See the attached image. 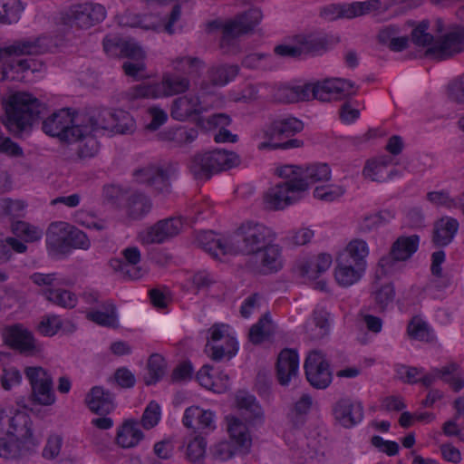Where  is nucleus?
Returning a JSON list of instances; mask_svg holds the SVG:
<instances>
[{
    "label": "nucleus",
    "instance_id": "6ab92c4d",
    "mask_svg": "<svg viewBox=\"0 0 464 464\" xmlns=\"http://www.w3.org/2000/svg\"><path fill=\"white\" fill-rule=\"evenodd\" d=\"M107 16L105 7L94 2H84L72 5L68 12V19L72 27L89 30L101 23Z\"/></svg>",
    "mask_w": 464,
    "mask_h": 464
},
{
    "label": "nucleus",
    "instance_id": "473e14b6",
    "mask_svg": "<svg viewBox=\"0 0 464 464\" xmlns=\"http://www.w3.org/2000/svg\"><path fill=\"white\" fill-rule=\"evenodd\" d=\"M198 383L215 393L226 392L230 387V379L227 373L209 365H204L197 373Z\"/></svg>",
    "mask_w": 464,
    "mask_h": 464
},
{
    "label": "nucleus",
    "instance_id": "39448f33",
    "mask_svg": "<svg viewBox=\"0 0 464 464\" xmlns=\"http://www.w3.org/2000/svg\"><path fill=\"white\" fill-rule=\"evenodd\" d=\"M38 445L31 417L20 411L12 413L5 437H0V459H23L34 453Z\"/></svg>",
    "mask_w": 464,
    "mask_h": 464
},
{
    "label": "nucleus",
    "instance_id": "a19ab883",
    "mask_svg": "<svg viewBox=\"0 0 464 464\" xmlns=\"http://www.w3.org/2000/svg\"><path fill=\"white\" fill-rule=\"evenodd\" d=\"M283 140L274 121L264 125L255 134V141L260 150H279Z\"/></svg>",
    "mask_w": 464,
    "mask_h": 464
},
{
    "label": "nucleus",
    "instance_id": "c85d7f7f",
    "mask_svg": "<svg viewBox=\"0 0 464 464\" xmlns=\"http://www.w3.org/2000/svg\"><path fill=\"white\" fill-rule=\"evenodd\" d=\"M299 355L295 350L284 349L277 357L276 378L283 386H287L299 373Z\"/></svg>",
    "mask_w": 464,
    "mask_h": 464
},
{
    "label": "nucleus",
    "instance_id": "72a5a7b5",
    "mask_svg": "<svg viewBox=\"0 0 464 464\" xmlns=\"http://www.w3.org/2000/svg\"><path fill=\"white\" fill-rule=\"evenodd\" d=\"M184 227L180 218L161 220L150 227L143 235V240L148 243H161L178 235Z\"/></svg>",
    "mask_w": 464,
    "mask_h": 464
},
{
    "label": "nucleus",
    "instance_id": "412c9836",
    "mask_svg": "<svg viewBox=\"0 0 464 464\" xmlns=\"http://www.w3.org/2000/svg\"><path fill=\"white\" fill-rule=\"evenodd\" d=\"M182 424L194 433L208 435L218 428V416L210 409L192 405L184 411Z\"/></svg>",
    "mask_w": 464,
    "mask_h": 464
},
{
    "label": "nucleus",
    "instance_id": "864d4df0",
    "mask_svg": "<svg viewBox=\"0 0 464 464\" xmlns=\"http://www.w3.org/2000/svg\"><path fill=\"white\" fill-rule=\"evenodd\" d=\"M20 0H0V23L13 24L20 20L24 12Z\"/></svg>",
    "mask_w": 464,
    "mask_h": 464
},
{
    "label": "nucleus",
    "instance_id": "bf43d9fd",
    "mask_svg": "<svg viewBox=\"0 0 464 464\" xmlns=\"http://www.w3.org/2000/svg\"><path fill=\"white\" fill-rule=\"evenodd\" d=\"M343 5L344 18H354L377 10L380 7L381 3L378 0H368L363 2H353Z\"/></svg>",
    "mask_w": 464,
    "mask_h": 464
},
{
    "label": "nucleus",
    "instance_id": "393cba45",
    "mask_svg": "<svg viewBox=\"0 0 464 464\" xmlns=\"http://www.w3.org/2000/svg\"><path fill=\"white\" fill-rule=\"evenodd\" d=\"M356 92L354 84L344 79H327L314 82V97L322 102L342 99Z\"/></svg>",
    "mask_w": 464,
    "mask_h": 464
},
{
    "label": "nucleus",
    "instance_id": "9d476101",
    "mask_svg": "<svg viewBox=\"0 0 464 464\" xmlns=\"http://www.w3.org/2000/svg\"><path fill=\"white\" fill-rule=\"evenodd\" d=\"M285 180L271 187L264 195L266 207L272 210H283L295 205L308 195V184L296 179Z\"/></svg>",
    "mask_w": 464,
    "mask_h": 464
},
{
    "label": "nucleus",
    "instance_id": "f8f14e48",
    "mask_svg": "<svg viewBox=\"0 0 464 464\" xmlns=\"http://www.w3.org/2000/svg\"><path fill=\"white\" fill-rule=\"evenodd\" d=\"M188 87V82L186 78L176 73L166 72L163 74L161 82L137 85L130 89L126 95L130 101L140 98L159 99L182 92Z\"/></svg>",
    "mask_w": 464,
    "mask_h": 464
},
{
    "label": "nucleus",
    "instance_id": "a211bd4d",
    "mask_svg": "<svg viewBox=\"0 0 464 464\" xmlns=\"http://www.w3.org/2000/svg\"><path fill=\"white\" fill-rule=\"evenodd\" d=\"M31 278L34 284L45 286L43 290V295L51 303L63 308H72L76 305L77 297L73 293L68 290L53 288L64 285L63 279L58 277L55 274L35 273Z\"/></svg>",
    "mask_w": 464,
    "mask_h": 464
},
{
    "label": "nucleus",
    "instance_id": "58836bf2",
    "mask_svg": "<svg viewBox=\"0 0 464 464\" xmlns=\"http://www.w3.org/2000/svg\"><path fill=\"white\" fill-rule=\"evenodd\" d=\"M261 19L262 14L258 9H250L246 14L224 24V36L229 38L246 33L256 26Z\"/></svg>",
    "mask_w": 464,
    "mask_h": 464
},
{
    "label": "nucleus",
    "instance_id": "de8ad7c7",
    "mask_svg": "<svg viewBox=\"0 0 464 464\" xmlns=\"http://www.w3.org/2000/svg\"><path fill=\"white\" fill-rule=\"evenodd\" d=\"M135 178L139 182H148L162 193L169 191V182L165 174L154 167H148L138 170Z\"/></svg>",
    "mask_w": 464,
    "mask_h": 464
},
{
    "label": "nucleus",
    "instance_id": "423d86ee",
    "mask_svg": "<svg viewBox=\"0 0 464 464\" xmlns=\"http://www.w3.org/2000/svg\"><path fill=\"white\" fill-rule=\"evenodd\" d=\"M4 123L14 133L26 130L39 119L41 102L27 92H15L4 102Z\"/></svg>",
    "mask_w": 464,
    "mask_h": 464
},
{
    "label": "nucleus",
    "instance_id": "2f4dec72",
    "mask_svg": "<svg viewBox=\"0 0 464 464\" xmlns=\"http://www.w3.org/2000/svg\"><path fill=\"white\" fill-rule=\"evenodd\" d=\"M366 268L354 265L335 256L334 278L342 287H349L359 283L366 273Z\"/></svg>",
    "mask_w": 464,
    "mask_h": 464
},
{
    "label": "nucleus",
    "instance_id": "f03ea898",
    "mask_svg": "<svg viewBox=\"0 0 464 464\" xmlns=\"http://www.w3.org/2000/svg\"><path fill=\"white\" fill-rule=\"evenodd\" d=\"M275 231L266 225L256 221L243 222L232 235L222 236L212 231L202 232L197 237L198 245L217 259L227 255H250L273 242Z\"/></svg>",
    "mask_w": 464,
    "mask_h": 464
},
{
    "label": "nucleus",
    "instance_id": "c756f323",
    "mask_svg": "<svg viewBox=\"0 0 464 464\" xmlns=\"http://www.w3.org/2000/svg\"><path fill=\"white\" fill-rule=\"evenodd\" d=\"M410 34V24L402 25H389L382 28L378 34L379 42L387 46L393 52H401L407 49L411 41L408 37Z\"/></svg>",
    "mask_w": 464,
    "mask_h": 464
},
{
    "label": "nucleus",
    "instance_id": "2eb2a0df",
    "mask_svg": "<svg viewBox=\"0 0 464 464\" xmlns=\"http://www.w3.org/2000/svg\"><path fill=\"white\" fill-rule=\"evenodd\" d=\"M276 175L281 179H296L311 186L328 182L332 179V169L324 162H314L304 166L284 165L276 169Z\"/></svg>",
    "mask_w": 464,
    "mask_h": 464
},
{
    "label": "nucleus",
    "instance_id": "a18cd8bd",
    "mask_svg": "<svg viewBox=\"0 0 464 464\" xmlns=\"http://www.w3.org/2000/svg\"><path fill=\"white\" fill-rule=\"evenodd\" d=\"M459 226L456 218H441L434 225L433 242L440 246L450 244L457 234Z\"/></svg>",
    "mask_w": 464,
    "mask_h": 464
},
{
    "label": "nucleus",
    "instance_id": "b1692460",
    "mask_svg": "<svg viewBox=\"0 0 464 464\" xmlns=\"http://www.w3.org/2000/svg\"><path fill=\"white\" fill-rule=\"evenodd\" d=\"M323 41L318 34L297 35L291 41L285 42L275 48L276 54L280 56L295 57L304 53H313L320 51Z\"/></svg>",
    "mask_w": 464,
    "mask_h": 464
},
{
    "label": "nucleus",
    "instance_id": "052dcab7",
    "mask_svg": "<svg viewBox=\"0 0 464 464\" xmlns=\"http://www.w3.org/2000/svg\"><path fill=\"white\" fill-rule=\"evenodd\" d=\"M273 333V324L268 316L265 315L249 330V340L253 343H260L267 339Z\"/></svg>",
    "mask_w": 464,
    "mask_h": 464
},
{
    "label": "nucleus",
    "instance_id": "ea45409f",
    "mask_svg": "<svg viewBox=\"0 0 464 464\" xmlns=\"http://www.w3.org/2000/svg\"><path fill=\"white\" fill-rule=\"evenodd\" d=\"M208 107L206 99L199 101L198 97L186 95L175 101L171 115L173 118L183 121L193 114H199Z\"/></svg>",
    "mask_w": 464,
    "mask_h": 464
},
{
    "label": "nucleus",
    "instance_id": "69168bd1",
    "mask_svg": "<svg viewBox=\"0 0 464 464\" xmlns=\"http://www.w3.org/2000/svg\"><path fill=\"white\" fill-rule=\"evenodd\" d=\"M162 412L160 404L150 401L145 408L140 423L143 429L150 430L156 427L161 420Z\"/></svg>",
    "mask_w": 464,
    "mask_h": 464
},
{
    "label": "nucleus",
    "instance_id": "0e129e2a",
    "mask_svg": "<svg viewBox=\"0 0 464 464\" xmlns=\"http://www.w3.org/2000/svg\"><path fill=\"white\" fill-rule=\"evenodd\" d=\"M328 326V316L324 313L309 320L305 325V331L310 338L317 339L326 334Z\"/></svg>",
    "mask_w": 464,
    "mask_h": 464
},
{
    "label": "nucleus",
    "instance_id": "0eeeda50",
    "mask_svg": "<svg viewBox=\"0 0 464 464\" xmlns=\"http://www.w3.org/2000/svg\"><path fill=\"white\" fill-rule=\"evenodd\" d=\"M103 50L111 57L126 59L122 69L127 76L135 80L149 76L146 71V53L138 43L109 34L103 40Z\"/></svg>",
    "mask_w": 464,
    "mask_h": 464
},
{
    "label": "nucleus",
    "instance_id": "e2e57ef3",
    "mask_svg": "<svg viewBox=\"0 0 464 464\" xmlns=\"http://www.w3.org/2000/svg\"><path fill=\"white\" fill-rule=\"evenodd\" d=\"M209 283L210 277L208 273L198 272L195 274H188L181 283V286L188 293L197 294Z\"/></svg>",
    "mask_w": 464,
    "mask_h": 464
},
{
    "label": "nucleus",
    "instance_id": "49530a36",
    "mask_svg": "<svg viewBox=\"0 0 464 464\" xmlns=\"http://www.w3.org/2000/svg\"><path fill=\"white\" fill-rule=\"evenodd\" d=\"M85 402L88 408L95 413H109L113 410L110 393L102 387H93L86 395Z\"/></svg>",
    "mask_w": 464,
    "mask_h": 464
},
{
    "label": "nucleus",
    "instance_id": "4be33fe9",
    "mask_svg": "<svg viewBox=\"0 0 464 464\" xmlns=\"http://www.w3.org/2000/svg\"><path fill=\"white\" fill-rule=\"evenodd\" d=\"M180 11L175 7L169 20L160 14L144 15L142 18L133 13H125L120 16L119 22L122 26L140 27L146 30H159L164 28L169 34H172L173 24L179 18Z\"/></svg>",
    "mask_w": 464,
    "mask_h": 464
},
{
    "label": "nucleus",
    "instance_id": "6e6552de",
    "mask_svg": "<svg viewBox=\"0 0 464 464\" xmlns=\"http://www.w3.org/2000/svg\"><path fill=\"white\" fill-rule=\"evenodd\" d=\"M333 265V256L326 252L300 255L293 265L294 276L300 282L324 290L327 282L324 275Z\"/></svg>",
    "mask_w": 464,
    "mask_h": 464
},
{
    "label": "nucleus",
    "instance_id": "f3484780",
    "mask_svg": "<svg viewBox=\"0 0 464 464\" xmlns=\"http://www.w3.org/2000/svg\"><path fill=\"white\" fill-rule=\"evenodd\" d=\"M419 246L418 235L399 237L392 244L390 255L379 260V267L384 274L393 273L397 268V262L409 260L417 252Z\"/></svg>",
    "mask_w": 464,
    "mask_h": 464
},
{
    "label": "nucleus",
    "instance_id": "cd10ccee",
    "mask_svg": "<svg viewBox=\"0 0 464 464\" xmlns=\"http://www.w3.org/2000/svg\"><path fill=\"white\" fill-rule=\"evenodd\" d=\"M370 253V246L364 238L353 237L345 241L335 256L367 269Z\"/></svg>",
    "mask_w": 464,
    "mask_h": 464
},
{
    "label": "nucleus",
    "instance_id": "a878e982",
    "mask_svg": "<svg viewBox=\"0 0 464 464\" xmlns=\"http://www.w3.org/2000/svg\"><path fill=\"white\" fill-rule=\"evenodd\" d=\"M249 256L255 260L256 269L260 273L270 274L283 267L282 247L273 242H269Z\"/></svg>",
    "mask_w": 464,
    "mask_h": 464
},
{
    "label": "nucleus",
    "instance_id": "1a4fd4ad",
    "mask_svg": "<svg viewBox=\"0 0 464 464\" xmlns=\"http://www.w3.org/2000/svg\"><path fill=\"white\" fill-rule=\"evenodd\" d=\"M88 119L87 115L76 113L70 109H61L43 121L42 130L46 135L57 138L61 141L73 142L75 139L83 135L82 132H77ZM82 131L86 135L88 130Z\"/></svg>",
    "mask_w": 464,
    "mask_h": 464
},
{
    "label": "nucleus",
    "instance_id": "bb28decb",
    "mask_svg": "<svg viewBox=\"0 0 464 464\" xmlns=\"http://www.w3.org/2000/svg\"><path fill=\"white\" fill-rule=\"evenodd\" d=\"M11 229L16 237L23 240L22 242L14 237H8L6 239L8 246L17 253H24L27 250L25 243L38 242L44 236L43 227L25 221H15L12 223Z\"/></svg>",
    "mask_w": 464,
    "mask_h": 464
},
{
    "label": "nucleus",
    "instance_id": "e433bc0d",
    "mask_svg": "<svg viewBox=\"0 0 464 464\" xmlns=\"http://www.w3.org/2000/svg\"><path fill=\"white\" fill-rule=\"evenodd\" d=\"M312 404V398L307 394L302 395L293 404L288 413V421L290 427L284 435L285 440L287 443L291 444L294 442L292 440L293 430L299 429L304 425L306 420V416L311 411Z\"/></svg>",
    "mask_w": 464,
    "mask_h": 464
},
{
    "label": "nucleus",
    "instance_id": "5701e85b",
    "mask_svg": "<svg viewBox=\"0 0 464 464\" xmlns=\"http://www.w3.org/2000/svg\"><path fill=\"white\" fill-rule=\"evenodd\" d=\"M307 381L317 389H324L332 382V372L324 355L318 351L308 353L304 362Z\"/></svg>",
    "mask_w": 464,
    "mask_h": 464
},
{
    "label": "nucleus",
    "instance_id": "7ed1b4c3",
    "mask_svg": "<svg viewBox=\"0 0 464 464\" xmlns=\"http://www.w3.org/2000/svg\"><path fill=\"white\" fill-rule=\"evenodd\" d=\"M49 50L51 45L46 37L23 40L0 47V82H34L39 80L45 72L44 64L36 59L22 56L38 54Z\"/></svg>",
    "mask_w": 464,
    "mask_h": 464
},
{
    "label": "nucleus",
    "instance_id": "6e6d98bb",
    "mask_svg": "<svg viewBox=\"0 0 464 464\" xmlns=\"http://www.w3.org/2000/svg\"><path fill=\"white\" fill-rule=\"evenodd\" d=\"M151 208L150 200L143 194H132L126 206L127 212L131 218H140Z\"/></svg>",
    "mask_w": 464,
    "mask_h": 464
},
{
    "label": "nucleus",
    "instance_id": "13d9d810",
    "mask_svg": "<svg viewBox=\"0 0 464 464\" xmlns=\"http://www.w3.org/2000/svg\"><path fill=\"white\" fill-rule=\"evenodd\" d=\"M439 376L449 383L455 392L460 391L464 387V380L459 372V364L450 362L439 372Z\"/></svg>",
    "mask_w": 464,
    "mask_h": 464
},
{
    "label": "nucleus",
    "instance_id": "37998d69",
    "mask_svg": "<svg viewBox=\"0 0 464 464\" xmlns=\"http://www.w3.org/2000/svg\"><path fill=\"white\" fill-rule=\"evenodd\" d=\"M392 160L383 156L370 160L366 162L362 174L366 179L372 181H386L393 178V172L388 169Z\"/></svg>",
    "mask_w": 464,
    "mask_h": 464
},
{
    "label": "nucleus",
    "instance_id": "ddd939ff",
    "mask_svg": "<svg viewBox=\"0 0 464 464\" xmlns=\"http://www.w3.org/2000/svg\"><path fill=\"white\" fill-rule=\"evenodd\" d=\"M239 343L235 331L227 324H216L208 330L206 353L215 360H229L237 355Z\"/></svg>",
    "mask_w": 464,
    "mask_h": 464
},
{
    "label": "nucleus",
    "instance_id": "8fccbe9b",
    "mask_svg": "<svg viewBox=\"0 0 464 464\" xmlns=\"http://www.w3.org/2000/svg\"><path fill=\"white\" fill-rule=\"evenodd\" d=\"M166 369L165 359L160 354H152L148 360L147 368L143 374L145 383L152 385L158 382L165 375Z\"/></svg>",
    "mask_w": 464,
    "mask_h": 464
},
{
    "label": "nucleus",
    "instance_id": "7c9ffc66",
    "mask_svg": "<svg viewBox=\"0 0 464 464\" xmlns=\"http://www.w3.org/2000/svg\"><path fill=\"white\" fill-rule=\"evenodd\" d=\"M446 261V254L438 250L431 255L430 270L432 280L429 285V291L436 297H440L451 285L450 276L443 272L442 266Z\"/></svg>",
    "mask_w": 464,
    "mask_h": 464
},
{
    "label": "nucleus",
    "instance_id": "4468645a",
    "mask_svg": "<svg viewBox=\"0 0 464 464\" xmlns=\"http://www.w3.org/2000/svg\"><path fill=\"white\" fill-rule=\"evenodd\" d=\"M24 375L31 388L30 401L34 405L51 407L57 398L50 372L41 366L24 368Z\"/></svg>",
    "mask_w": 464,
    "mask_h": 464
},
{
    "label": "nucleus",
    "instance_id": "aec40b11",
    "mask_svg": "<svg viewBox=\"0 0 464 464\" xmlns=\"http://www.w3.org/2000/svg\"><path fill=\"white\" fill-rule=\"evenodd\" d=\"M2 338L7 346L25 355H35L43 351L33 333L19 324L5 327Z\"/></svg>",
    "mask_w": 464,
    "mask_h": 464
},
{
    "label": "nucleus",
    "instance_id": "680f3d73",
    "mask_svg": "<svg viewBox=\"0 0 464 464\" xmlns=\"http://www.w3.org/2000/svg\"><path fill=\"white\" fill-rule=\"evenodd\" d=\"M428 200L437 207H442L447 209H454L460 206V201L462 198H459L457 196H451L446 190H437L430 192L427 195Z\"/></svg>",
    "mask_w": 464,
    "mask_h": 464
},
{
    "label": "nucleus",
    "instance_id": "79ce46f5",
    "mask_svg": "<svg viewBox=\"0 0 464 464\" xmlns=\"http://www.w3.org/2000/svg\"><path fill=\"white\" fill-rule=\"evenodd\" d=\"M75 328L76 326L72 320L63 319L54 314L44 316L37 326V330L42 335L49 337L57 334L59 332L72 333Z\"/></svg>",
    "mask_w": 464,
    "mask_h": 464
},
{
    "label": "nucleus",
    "instance_id": "4c0bfd02",
    "mask_svg": "<svg viewBox=\"0 0 464 464\" xmlns=\"http://www.w3.org/2000/svg\"><path fill=\"white\" fill-rule=\"evenodd\" d=\"M70 233L71 224L62 221L52 223L46 233V244L49 250L54 254L67 253Z\"/></svg>",
    "mask_w": 464,
    "mask_h": 464
},
{
    "label": "nucleus",
    "instance_id": "c9c22d12",
    "mask_svg": "<svg viewBox=\"0 0 464 464\" xmlns=\"http://www.w3.org/2000/svg\"><path fill=\"white\" fill-rule=\"evenodd\" d=\"M145 435L139 423L132 419L124 420L117 427L115 444L121 449H133L140 445Z\"/></svg>",
    "mask_w": 464,
    "mask_h": 464
},
{
    "label": "nucleus",
    "instance_id": "774afa93",
    "mask_svg": "<svg viewBox=\"0 0 464 464\" xmlns=\"http://www.w3.org/2000/svg\"><path fill=\"white\" fill-rule=\"evenodd\" d=\"M363 105L357 101H350L343 103L340 109V120L344 124H353L360 117Z\"/></svg>",
    "mask_w": 464,
    "mask_h": 464
},
{
    "label": "nucleus",
    "instance_id": "338daca9",
    "mask_svg": "<svg viewBox=\"0 0 464 464\" xmlns=\"http://www.w3.org/2000/svg\"><path fill=\"white\" fill-rule=\"evenodd\" d=\"M238 69L235 65L220 66L212 70L210 78L217 86H224L235 79Z\"/></svg>",
    "mask_w": 464,
    "mask_h": 464
},
{
    "label": "nucleus",
    "instance_id": "09e8293b",
    "mask_svg": "<svg viewBox=\"0 0 464 464\" xmlns=\"http://www.w3.org/2000/svg\"><path fill=\"white\" fill-rule=\"evenodd\" d=\"M87 318L93 323L107 327H117L119 324L115 306L108 303L101 308L87 313Z\"/></svg>",
    "mask_w": 464,
    "mask_h": 464
},
{
    "label": "nucleus",
    "instance_id": "f704fd0d",
    "mask_svg": "<svg viewBox=\"0 0 464 464\" xmlns=\"http://www.w3.org/2000/svg\"><path fill=\"white\" fill-rule=\"evenodd\" d=\"M334 414L335 420L345 428L357 425L363 418L362 403L348 399L341 400L336 403Z\"/></svg>",
    "mask_w": 464,
    "mask_h": 464
},
{
    "label": "nucleus",
    "instance_id": "20e7f679",
    "mask_svg": "<svg viewBox=\"0 0 464 464\" xmlns=\"http://www.w3.org/2000/svg\"><path fill=\"white\" fill-rule=\"evenodd\" d=\"M429 29L427 21L410 24L411 44L425 55L442 60L464 51V26L436 20L430 31L437 34V40Z\"/></svg>",
    "mask_w": 464,
    "mask_h": 464
},
{
    "label": "nucleus",
    "instance_id": "c03bdc74",
    "mask_svg": "<svg viewBox=\"0 0 464 464\" xmlns=\"http://www.w3.org/2000/svg\"><path fill=\"white\" fill-rule=\"evenodd\" d=\"M82 130H87L86 135H81L79 138L75 139L72 143H78V155L80 158L88 159L95 156L99 150V144L97 140L94 138V128L92 121L90 119L87 120V122L84 123L77 133L83 132Z\"/></svg>",
    "mask_w": 464,
    "mask_h": 464
},
{
    "label": "nucleus",
    "instance_id": "dca6fc26",
    "mask_svg": "<svg viewBox=\"0 0 464 464\" xmlns=\"http://www.w3.org/2000/svg\"><path fill=\"white\" fill-rule=\"evenodd\" d=\"M87 117L93 124L94 132L102 130L111 134H127L136 128L133 117L122 110H102L94 117Z\"/></svg>",
    "mask_w": 464,
    "mask_h": 464
},
{
    "label": "nucleus",
    "instance_id": "4d7b16f0",
    "mask_svg": "<svg viewBox=\"0 0 464 464\" xmlns=\"http://www.w3.org/2000/svg\"><path fill=\"white\" fill-rule=\"evenodd\" d=\"M274 122L284 140L301 132L304 129V123L292 116L276 118Z\"/></svg>",
    "mask_w": 464,
    "mask_h": 464
},
{
    "label": "nucleus",
    "instance_id": "603ef678",
    "mask_svg": "<svg viewBox=\"0 0 464 464\" xmlns=\"http://www.w3.org/2000/svg\"><path fill=\"white\" fill-rule=\"evenodd\" d=\"M407 333L411 339L421 342H430L434 338V333L430 324L420 316H415L411 320Z\"/></svg>",
    "mask_w": 464,
    "mask_h": 464
},
{
    "label": "nucleus",
    "instance_id": "3c124183",
    "mask_svg": "<svg viewBox=\"0 0 464 464\" xmlns=\"http://www.w3.org/2000/svg\"><path fill=\"white\" fill-rule=\"evenodd\" d=\"M345 193V188L338 183L325 182L316 185L313 189V197L320 201L334 202L340 199Z\"/></svg>",
    "mask_w": 464,
    "mask_h": 464
},
{
    "label": "nucleus",
    "instance_id": "5fc2aeb1",
    "mask_svg": "<svg viewBox=\"0 0 464 464\" xmlns=\"http://www.w3.org/2000/svg\"><path fill=\"white\" fill-rule=\"evenodd\" d=\"M229 118L224 114L214 115L208 120V126H205V128L209 130L219 128L218 132L215 134V140L217 142H234L237 140L236 136L224 128L229 124Z\"/></svg>",
    "mask_w": 464,
    "mask_h": 464
},
{
    "label": "nucleus",
    "instance_id": "9b49d317",
    "mask_svg": "<svg viewBox=\"0 0 464 464\" xmlns=\"http://www.w3.org/2000/svg\"><path fill=\"white\" fill-rule=\"evenodd\" d=\"M240 159L233 151L218 150L196 156L190 170L197 179H208L211 175L237 166Z\"/></svg>",
    "mask_w": 464,
    "mask_h": 464
},
{
    "label": "nucleus",
    "instance_id": "f257e3e1",
    "mask_svg": "<svg viewBox=\"0 0 464 464\" xmlns=\"http://www.w3.org/2000/svg\"><path fill=\"white\" fill-rule=\"evenodd\" d=\"M233 408L242 419L235 414L226 416L228 440H222L211 448L213 457L221 461H227L240 453H247L252 446V437L246 424L252 425L264 420L261 405L254 395L245 391L236 393Z\"/></svg>",
    "mask_w": 464,
    "mask_h": 464
}]
</instances>
